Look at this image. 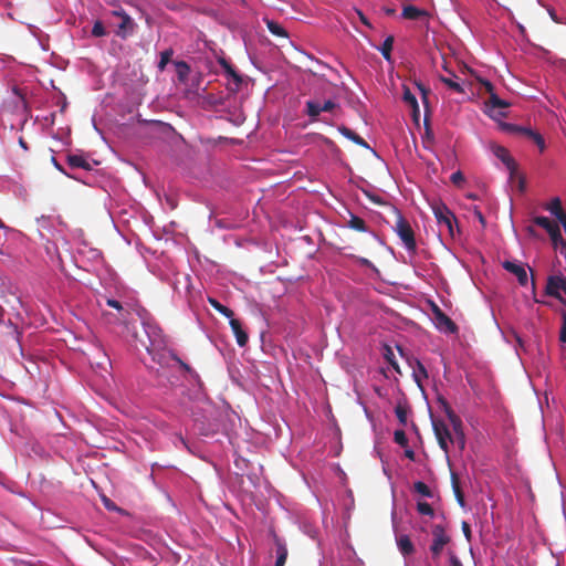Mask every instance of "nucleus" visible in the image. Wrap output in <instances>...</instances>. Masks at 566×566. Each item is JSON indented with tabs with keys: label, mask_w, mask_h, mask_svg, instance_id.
<instances>
[{
	"label": "nucleus",
	"mask_w": 566,
	"mask_h": 566,
	"mask_svg": "<svg viewBox=\"0 0 566 566\" xmlns=\"http://www.w3.org/2000/svg\"><path fill=\"white\" fill-rule=\"evenodd\" d=\"M139 317L146 338H139L135 327L130 328L127 325V332L134 340L136 348L138 349L139 344L140 347L145 348L151 360L159 366L156 370L158 377H165L170 386H176L178 378L174 375H167V370L172 367L171 360L178 355L168 348L167 338L163 329L148 313L143 311Z\"/></svg>",
	"instance_id": "obj_1"
},
{
	"label": "nucleus",
	"mask_w": 566,
	"mask_h": 566,
	"mask_svg": "<svg viewBox=\"0 0 566 566\" xmlns=\"http://www.w3.org/2000/svg\"><path fill=\"white\" fill-rule=\"evenodd\" d=\"M171 361L177 364L184 373L182 378L189 385L187 391L188 398L193 401H205L207 399V395L205 392L203 381L201 380L200 375L190 365L180 359L179 356L175 357Z\"/></svg>",
	"instance_id": "obj_2"
},
{
	"label": "nucleus",
	"mask_w": 566,
	"mask_h": 566,
	"mask_svg": "<svg viewBox=\"0 0 566 566\" xmlns=\"http://www.w3.org/2000/svg\"><path fill=\"white\" fill-rule=\"evenodd\" d=\"M172 289L174 297L187 303L188 306L192 305L195 301L196 291L192 285L191 275L188 273H175L168 281Z\"/></svg>",
	"instance_id": "obj_3"
},
{
	"label": "nucleus",
	"mask_w": 566,
	"mask_h": 566,
	"mask_svg": "<svg viewBox=\"0 0 566 566\" xmlns=\"http://www.w3.org/2000/svg\"><path fill=\"white\" fill-rule=\"evenodd\" d=\"M395 213L397 214V221L392 229L401 240L407 252L409 254H415L417 252L415 232L399 209L395 208Z\"/></svg>",
	"instance_id": "obj_4"
},
{
	"label": "nucleus",
	"mask_w": 566,
	"mask_h": 566,
	"mask_svg": "<svg viewBox=\"0 0 566 566\" xmlns=\"http://www.w3.org/2000/svg\"><path fill=\"white\" fill-rule=\"evenodd\" d=\"M193 429L200 437L212 441H219V436L224 434L221 431L220 421L217 418L208 417L207 415L195 418Z\"/></svg>",
	"instance_id": "obj_5"
},
{
	"label": "nucleus",
	"mask_w": 566,
	"mask_h": 566,
	"mask_svg": "<svg viewBox=\"0 0 566 566\" xmlns=\"http://www.w3.org/2000/svg\"><path fill=\"white\" fill-rule=\"evenodd\" d=\"M35 222L41 239L46 242V252L51 253V250L56 251V241L60 237V232L55 227L54 220L49 216H41L36 218Z\"/></svg>",
	"instance_id": "obj_6"
},
{
	"label": "nucleus",
	"mask_w": 566,
	"mask_h": 566,
	"mask_svg": "<svg viewBox=\"0 0 566 566\" xmlns=\"http://www.w3.org/2000/svg\"><path fill=\"white\" fill-rule=\"evenodd\" d=\"M432 211L438 224L446 227L450 237L454 238L459 227L453 212L443 202L432 206Z\"/></svg>",
	"instance_id": "obj_7"
},
{
	"label": "nucleus",
	"mask_w": 566,
	"mask_h": 566,
	"mask_svg": "<svg viewBox=\"0 0 566 566\" xmlns=\"http://www.w3.org/2000/svg\"><path fill=\"white\" fill-rule=\"evenodd\" d=\"M217 61L222 67L223 74L229 82L228 90L238 92L243 83L242 74L223 55L218 56Z\"/></svg>",
	"instance_id": "obj_8"
},
{
	"label": "nucleus",
	"mask_w": 566,
	"mask_h": 566,
	"mask_svg": "<svg viewBox=\"0 0 566 566\" xmlns=\"http://www.w3.org/2000/svg\"><path fill=\"white\" fill-rule=\"evenodd\" d=\"M432 323L442 333L452 334L457 332L455 323L436 304H431Z\"/></svg>",
	"instance_id": "obj_9"
},
{
	"label": "nucleus",
	"mask_w": 566,
	"mask_h": 566,
	"mask_svg": "<svg viewBox=\"0 0 566 566\" xmlns=\"http://www.w3.org/2000/svg\"><path fill=\"white\" fill-rule=\"evenodd\" d=\"M492 154L503 163L509 171V179L513 180L517 175V164L515 159L510 155L509 150L501 145H494L492 147Z\"/></svg>",
	"instance_id": "obj_10"
},
{
	"label": "nucleus",
	"mask_w": 566,
	"mask_h": 566,
	"mask_svg": "<svg viewBox=\"0 0 566 566\" xmlns=\"http://www.w3.org/2000/svg\"><path fill=\"white\" fill-rule=\"evenodd\" d=\"M433 433L438 440V444L446 453L449 452V442L452 440V433L449 427L442 420L431 418Z\"/></svg>",
	"instance_id": "obj_11"
},
{
	"label": "nucleus",
	"mask_w": 566,
	"mask_h": 566,
	"mask_svg": "<svg viewBox=\"0 0 566 566\" xmlns=\"http://www.w3.org/2000/svg\"><path fill=\"white\" fill-rule=\"evenodd\" d=\"M432 543L430 552L434 558L439 557L443 547L450 542V536L446 533L443 525L437 524L432 527Z\"/></svg>",
	"instance_id": "obj_12"
},
{
	"label": "nucleus",
	"mask_w": 566,
	"mask_h": 566,
	"mask_svg": "<svg viewBox=\"0 0 566 566\" xmlns=\"http://www.w3.org/2000/svg\"><path fill=\"white\" fill-rule=\"evenodd\" d=\"M562 291L566 294V277L562 274L549 275L545 287L546 295L564 302Z\"/></svg>",
	"instance_id": "obj_13"
},
{
	"label": "nucleus",
	"mask_w": 566,
	"mask_h": 566,
	"mask_svg": "<svg viewBox=\"0 0 566 566\" xmlns=\"http://www.w3.org/2000/svg\"><path fill=\"white\" fill-rule=\"evenodd\" d=\"M533 222L543 228L551 237L555 248H557V241H562V232L557 222L551 221L545 216H537L533 219Z\"/></svg>",
	"instance_id": "obj_14"
},
{
	"label": "nucleus",
	"mask_w": 566,
	"mask_h": 566,
	"mask_svg": "<svg viewBox=\"0 0 566 566\" xmlns=\"http://www.w3.org/2000/svg\"><path fill=\"white\" fill-rule=\"evenodd\" d=\"M76 254L83 261H87L92 264H98L102 262V252L93 247H90L85 240H80L76 248Z\"/></svg>",
	"instance_id": "obj_15"
},
{
	"label": "nucleus",
	"mask_w": 566,
	"mask_h": 566,
	"mask_svg": "<svg viewBox=\"0 0 566 566\" xmlns=\"http://www.w3.org/2000/svg\"><path fill=\"white\" fill-rule=\"evenodd\" d=\"M502 266L505 271L516 276L520 285L525 286L527 284L528 275L523 264L517 261L505 260Z\"/></svg>",
	"instance_id": "obj_16"
},
{
	"label": "nucleus",
	"mask_w": 566,
	"mask_h": 566,
	"mask_svg": "<svg viewBox=\"0 0 566 566\" xmlns=\"http://www.w3.org/2000/svg\"><path fill=\"white\" fill-rule=\"evenodd\" d=\"M337 130L338 133L344 136L345 138H347L348 140L353 142L354 144L363 147V148H366V149H369L373 155L377 158H380L379 154L374 149L371 148L368 143L363 138L360 137L358 134H356L353 129H350L349 127L345 126V125H339L337 127Z\"/></svg>",
	"instance_id": "obj_17"
},
{
	"label": "nucleus",
	"mask_w": 566,
	"mask_h": 566,
	"mask_svg": "<svg viewBox=\"0 0 566 566\" xmlns=\"http://www.w3.org/2000/svg\"><path fill=\"white\" fill-rule=\"evenodd\" d=\"M105 303L107 306L114 308L118 313L117 319L122 323H126L128 316L130 315L129 304L123 303L120 300H117L113 296H105Z\"/></svg>",
	"instance_id": "obj_18"
},
{
	"label": "nucleus",
	"mask_w": 566,
	"mask_h": 566,
	"mask_svg": "<svg viewBox=\"0 0 566 566\" xmlns=\"http://www.w3.org/2000/svg\"><path fill=\"white\" fill-rule=\"evenodd\" d=\"M452 426L453 436L451 443L457 444L460 450L465 448V434L462 427V421L459 416H454L451 419H448Z\"/></svg>",
	"instance_id": "obj_19"
},
{
	"label": "nucleus",
	"mask_w": 566,
	"mask_h": 566,
	"mask_svg": "<svg viewBox=\"0 0 566 566\" xmlns=\"http://www.w3.org/2000/svg\"><path fill=\"white\" fill-rule=\"evenodd\" d=\"M348 216L349 219L347 221V227L349 229H353L358 232H369L379 243H382V240L379 238V235L376 232L370 231L366 222L361 218H359L358 216L350 211H348Z\"/></svg>",
	"instance_id": "obj_20"
},
{
	"label": "nucleus",
	"mask_w": 566,
	"mask_h": 566,
	"mask_svg": "<svg viewBox=\"0 0 566 566\" xmlns=\"http://www.w3.org/2000/svg\"><path fill=\"white\" fill-rule=\"evenodd\" d=\"M66 161L71 168H81L86 171L93 169V165H96L97 161L91 163L84 154H69L66 156Z\"/></svg>",
	"instance_id": "obj_21"
},
{
	"label": "nucleus",
	"mask_w": 566,
	"mask_h": 566,
	"mask_svg": "<svg viewBox=\"0 0 566 566\" xmlns=\"http://www.w3.org/2000/svg\"><path fill=\"white\" fill-rule=\"evenodd\" d=\"M274 544H275V563L274 566H284L287 559V546L285 541L277 536L273 535Z\"/></svg>",
	"instance_id": "obj_22"
},
{
	"label": "nucleus",
	"mask_w": 566,
	"mask_h": 566,
	"mask_svg": "<svg viewBox=\"0 0 566 566\" xmlns=\"http://www.w3.org/2000/svg\"><path fill=\"white\" fill-rule=\"evenodd\" d=\"M232 333L235 336L238 346L244 347L248 344L249 336L240 319L233 317L229 321Z\"/></svg>",
	"instance_id": "obj_23"
},
{
	"label": "nucleus",
	"mask_w": 566,
	"mask_h": 566,
	"mask_svg": "<svg viewBox=\"0 0 566 566\" xmlns=\"http://www.w3.org/2000/svg\"><path fill=\"white\" fill-rule=\"evenodd\" d=\"M426 17H428V12L416 6L408 4L402 8L401 18L403 19L420 20Z\"/></svg>",
	"instance_id": "obj_24"
},
{
	"label": "nucleus",
	"mask_w": 566,
	"mask_h": 566,
	"mask_svg": "<svg viewBox=\"0 0 566 566\" xmlns=\"http://www.w3.org/2000/svg\"><path fill=\"white\" fill-rule=\"evenodd\" d=\"M304 113L310 117L311 122L319 120V115L323 113L322 104L314 99L305 102Z\"/></svg>",
	"instance_id": "obj_25"
},
{
	"label": "nucleus",
	"mask_w": 566,
	"mask_h": 566,
	"mask_svg": "<svg viewBox=\"0 0 566 566\" xmlns=\"http://www.w3.org/2000/svg\"><path fill=\"white\" fill-rule=\"evenodd\" d=\"M546 210L554 216L559 223L566 219V213L562 209V201L558 197L552 199L546 206Z\"/></svg>",
	"instance_id": "obj_26"
},
{
	"label": "nucleus",
	"mask_w": 566,
	"mask_h": 566,
	"mask_svg": "<svg viewBox=\"0 0 566 566\" xmlns=\"http://www.w3.org/2000/svg\"><path fill=\"white\" fill-rule=\"evenodd\" d=\"M485 86L491 92L486 106H491L492 108H505L510 106V104L505 99L501 98L497 94L493 92V85L491 82L486 81Z\"/></svg>",
	"instance_id": "obj_27"
},
{
	"label": "nucleus",
	"mask_w": 566,
	"mask_h": 566,
	"mask_svg": "<svg viewBox=\"0 0 566 566\" xmlns=\"http://www.w3.org/2000/svg\"><path fill=\"white\" fill-rule=\"evenodd\" d=\"M395 38L394 35H387L381 45H375L374 48L381 53L382 57L387 62H391V51L394 48Z\"/></svg>",
	"instance_id": "obj_28"
},
{
	"label": "nucleus",
	"mask_w": 566,
	"mask_h": 566,
	"mask_svg": "<svg viewBox=\"0 0 566 566\" xmlns=\"http://www.w3.org/2000/svg\"><path fill=\"white\" fill-rule=\"evenodd\" d=\"M263 20H264L266 28L271 34H273L274 36H279V38L289 39V33L281 23H279L277 21L268 19V18H264Z\"/></svg>",
	"instance_id": "obj_29"
},
{
	"label": "nucleus",
	"mask_w": 566,
	"mask_h": 566,
	"mask_svg": "<svg viewBox=\"0 0 566 566\" xmlns=\"http://www.w3.org/2000/svg\"><path fill=\"white\" fill-rule=\"evenodd\" d=\"M397 546L402 556L407 557L413 554L415 546L408 535H400L397 538Z\"/></svg>",
	"instance_id": "obj_30"
},
{
	"label": "nucleus",
	"mask_w": 566,
	"mask_h": 566,
	"mask_svg": "<svg viewBox=\"0 0 566 566\" xmlns=\"http://www.w3.org/2000/svg\"><path fill=\"white\" fill-rule=\"evenodd\" d=\"M208 303L213 310L223 315L229 321L234 317L233 311L228 306L221 304L217 298L208 296Z\"/></svg>",
	"instance_id": "obj_31"
},
{
	"label": "nucleus",
	"mask_w": 566,
	"mask_h": 566,
	"mask_svg": "<svg viewBox=\"0 0 566 566\" xmlns=\"http://www.w3.org/2000/svg\"><path fill=\"white\" fill-rule=\"evenodd\" d=\"M503 127L509 133L524 135L527 138H531V133H535L536 132V130H534L530 126H523V125H517V124H509V123H506V124L503 125Z\"/></svg>",
	"instance_id": "obj_32"
},
{
	"label": "nucleus",
	"mask_w": 566,
	"mask_h": 566,
	"mask_svg": "<svg viewBox=\"0 0 566 566\" xmlns=\"http://www.w3.org/2000/svg\"><path fill=\"white\" fill-rule=\"evenodd\" d=\"M174 65L176 66L178 80L181 83H185L188 80L190 71H191L190 65L186 61H182V60L175 61Z\"/></svg>",
	"instance_id": "obj_33"
},
{
	"label": "nucleus",
	"mask_w": 566,
	"mask_h": 566,
	"mask_svg": "<svg viewBox=\"0 0 566 566\" xmlns=\"http://www.w3.org/2000/svg\"><path fill=\"white\" fill-rule=\"evenodd\" d=\"M134 21L129 14H127L125 11H122V21L118 24V32L117 34L122 38H125L127 34V29L130 31L133 30Z\"/></svg>",
	"instance_id": "obj_34"
},
{
	"label": "nucleus",
	"mask_w": 566,
	"mask_h": 566,
	"mask_svg": "<svg viewBox=\"0 0 566 566\" xmlns=\"http://www.w3.org/2000/svg\"><path fill=\"white\" fill-rule=\"evenodd\" d=\"M340 555L343 558L347 560L348 564H353L354 566H359L360 560L356 556V552L352 546H344L342 548Z\"/></svg>",
	"instance_id": "obj_35"
},
{
	"label": "nucleus",
	"mask_w": 566,
	"mask_h": 566,
	"mask_svg": "<svg viewBox=\"0 0 566 566\" xmlns=\"http://www.w3.org/2000/svg\"><path fill=\"white\" fill-rule=\"evenodd\" d=\"M455 74H452V77L447 76H440V81L448 86L450 90L457 92V93H464V88L461 83L455 81Z\"/></svg>",
	"instance_id": "obj_36"
},
{
	"label": "nucleus",
	"mask_w": 566,
	"mask_h": 566,
	"mask_svg": "<svg viewBox=\"0 0 566 566\" xmlns=\"http://www.w3.org/2000/svg\"><path fill=\"white\" fill-rule=\"evenodd\" d=\"M395 415L401 426H407L409 408L406 405L398 403L395 407Z\"/></svg>",
	"instance_id": "obj_37"
},
{
	"label": "nucleus",
	"mask_w": 566,
	"mask_h": 566,
	"mask_svg": "<svg viewBox=\"0 0 566 566\" xmlns=\"http://www.w3.org/2000/svg\"><path fill=\"white\" fill-rule=\"evenodd\" d=\"M412 377H413L416 384L420 388H422L421 387V378H427L428 377V371H427L424 365L420 360H417V367L413 368Z\"/></svg>",
	"instance_id": "obj_38"
},
{
	"label": "nucleus",
	"mask_w": 566,
	"mask_h": 566,
	"mask_svg": "<svg viewBox=\"0 0 566 566\" xmlns=\"http://www.w3.org/2000/svg\"><path fill=\"white\" fill-rule=\"evenodd\" d=\"M451 484H452V491L454 493V497H455L458 504L461 507H464L465 500H464L463 493L461 492V490L458 485L457 475L454 473H451Z\"/></svg>",
	"instance_id": "obj_39"
},
{
	"label": "nucleus",
	"mask_w": 566,
	"mask_h": 566,
	"mask_svg": "<svg viewBox=\"0 0 566 566\" xmlns=\"http://www.w3.org/2000/svg\"><path fill=\"white\" fill-rule=\"evenodd\" d=\"M172 55H174V50L171 48H168L160 53V59H159V62L157 65L159 71L165 70L167 64L171 61Z\"/></svg>",
	"instance_id": "obj_40"
},
{
	"label": "nucleus",
	"mask_w": 566,
	"mask_h": 566,
	"mask_svg": "<svg viewBox=\"0 0 566 566\" xmlns=\"http://www.w3.org/2000/svg\"><path fill=\"white\" fill-rule=\"evenodd\" d=\"M413 489L417 493L424 497L431 499L433 496V493L430 490V488L422 481H416L413 484Z\"/></svg>",
	"instance_id": "obj_41"
},
{
	"label": "nucleus",
	"mask_w": 566,
	"mask_h": 566,
	"mask_svg": "<svg viewBox=\"0 0 566 566\" xmlns=\"http://www.w3.org/2000/svg\"><path fill=\"white\" fill-rule=\"evenodd\" d=\"M382 355H384L385 360L394 369H398L399 368L398 363H397L396 357H395V354H394V350H392V348L389 345H385L384 346V354Z\"/></svg>",
	"instance_id": "obj_42"
},
{
	"label": "nucleus",
	"mask_w": 566,
	"mask_h": 566,
	"mask_svg": "<svg viewBox=\"0 0 566 566\" xmlns=\"http://www.w3.org/2000/svg\"><path fill=\"white\" fill-rule=\"evenodd\" d=\"M438 403H439V408L446 413L448 419H451L454 416H457L455 412L453 411V409L451 408L450 403L448 402V400L446 398H443L442 396L438 397Z\"/></svg>",
	"instance_id": "obj_43"
},
{
	"label": "nucleus",
	"mask_w": 566,
	"mask_h": 566,
	"mask_svg": "<svg viewBox=\"0 0 566 566\" xmlns=\"http://www.w3.org/2000/svg\"><path fill=\"white\" fill-rule=\"evenodd\" d=\"M402 98L407 104H409L413 108L415 113L419 112L417 97L410 92V90H405Z\"/></svg>",
	"instance_id": "obj_44"
},
{
	"label": "nucleus",
	"mask_w": 566,
	"mask_h": 566,
	"mask_svg": "<svg viewBox=\"0 0 566 566\" xmlns=\"http://www.w3.org/2000/svg\"><path fill=\"white\" fill-rule=\"evenodd\" d=\"M107 34L106 29L101 20H96L92 28V35L95 38H102Z\"/></svg>",
	"instance_id": "obj_45"
},
{
	"label": "nucleus",
	"mask_w": 566,
	"mask_h": 566,
	"mask_svg": "<svg viewBox=\"0 0 566 566\" xmlns=\"http://www.w3.org/2000/svg\"><path fill=\"white\" fill-rule=\"evenodd\" d=\"M394 441L400 447L408 446V438H407L406 432L402 429L395 430Z\"/></svg>",
	"instance_id": "obj_46"
},
{
	"label": "nucleus",
	"mask_w": 566,
	"mask_h": 566,
	"mask_svg": "<svg viewBox=\"0 0 566 566\" xmlns=\"http://www.w3.org/2000/svg\"><path fill=\"white\" fill-rule=\"evenodd\" d=\"M248 464L249 461L245 458L237 455L234 459V467L238 470L237 474H244Z\"/></svg>",
	"instance_id": "obj_47"
},
{
	"label": "nucleus",
	"mask_w": 566,
	"mask_h": 566,
	"mask_svg": "<svg viewBox=\"0 0 566 566\" xmlns=\"http://www.w3.org/2000/svg\"><path fill=\"white\" fill-rule=\"evenodd\" d=\"M417 510L422 515H429L431 517L434 515V511L428 502H418Z\"/></svg>",
	"instance_id": "obj_48"
},
{
	"label": "nucleus",
	"mask_w": 566,
	"mask_h": 566,
	"mask_svg": "<svg viewBox=\"0 0 566 566\" xmlns=\"http://www.w3.org/2000/svg\"><path fill=\"white\" fill-rule=\"evenodd\" d=\"M355 260L359 265L370 269L375 274H379V270L377 269V266L367 258L355 256Z\"/></svg>",
	"instance_id": "obj_49"
},
{
	"label": "nucleus",
	"mask_w": 566,
	"mask_h": 566,
	"mask_svg": "<svg viewBox=\"0 0 566 566\" xmlns=\"http://www.w3.org/2000/svg\"><path fill=\"white\" fill-rule=\"evenodd\" d=\"M530 139H532L536 144V146L538 147L541 153H543L545 150V148H546L545 139L538 132L531 133Z\"/></svg>",
	"instance_id": "obj_50"
},
{
	"label": "nucleus",
	"mask_w": 566,
	"mask_h": 566,
	"mask_svg": "<svg viewBox=\"0 0 566 566\" xmlns=\"http://www.w3.org/2000/svg\"><path fill=\"white\" fill-rule=\"evenodd\" d=\"M530 139H532L536 144V146L538 147L541 153H543L545 150V148H546L545 139L538 132L531 133Z\"/></svg>",
	"instance_id": "obj_51"
},
{
	"label": "nucleus",
	"mask_w": 566,
	"mask_h": 566,
	"mask_svg": "<svg viewBox=\"0 0 566 566\" xmlns=\"http://www.w3.org/2000/svg\"><path fill=\"white\" fill-rule=\"evenodd\" d=\"M530 139H532L536 144V146L538 147L541 153H543L545 150V148H546L545 139L538 132L531 133Z\"/></svg>",
	"instance_id": "obj_52"
},
{
	"label": "nucleus",
	"mask_w": 566,
	"mask_h": 566,
	"mask_svg": "<svg viewBox=\"0 0 566 566\" xmlns=\"http://www.w3.org/2000/svg\"><path fill=\"white\" fill-rule=\"evenodd\" d=\"M339 107L338 103H336L335 101L333 99H326L323 104H322V108H323V112H332L334 111L335 108Z\"/></svg>",
	"instance_id": "obj_53"
},
{
	"label": "nucleus",
	"mask_w": 566,
	"mask_h": 566,
	"mask_svg": "<svg viewBox=\"0 0 566 566\" xmlns=\"http://www.w3.org/2000/svg\"><path fill=\"white\" fill-rule=\"evenodd\" d=\"M417 87H418V90L420 91V93L422 95V101H423L424 107L428 108L429 102H428L427 95L429 93V90L423 84H421V83H418Z\"/></svg>",
	"instance_id": "obj_54"
},
{
	"label": "nucleus",
	"mask_w": 566,
	"mask_h": 566,
	"mask_svg": "<svg viewBox=\"0 0 566 566\" xmlns=\"http://www.w3.org/2000/svg\"><path fill=\"white\" fill-rule=\"evenodd\" d=\"M450 180L454 185H460L461 182L464 181V176L460 170H457V171L452 172V175L450 176Z\"/></svg>",
	"instance_id": "obj_55"
},
{
	"label": "nucleus",
	"mask_w": 566,
	"mask_h": 566,
	"mask_svg": "<svg viewBox=\"0 0 566 566\" xmlns=\"http://www.w3.org/2000/svg\"><path fill=\"white\" fill-rule=\"evenodd\" d=\"M12 61H13V59L11 56L0 54V71L8 67L9 64L12 63Z\"/></svg>",
	"instance_id": "obj_56"
},
{
	"label": "nucleus",
	"mask_w": 566,
	"mask_h": 566,
	"mask_svg": "<svg viewBox=\"0 0 566 566\" xmlns=\"http://www.w3.org/2000/svg\"><path fill=\"white\" fill-rule=\"evenodd\" d=\"M363 193L374 203L380 205L382 203V200L379 196L374 195L365 189H363Z\"/></svg>",
	"instance_id": "obj_57"
},
{
	"label": "nucleus",
	"mask_w": 566,
	"mask_h": 566,
	"mask_svg": "<svg viewBox=\"0 0 566 566\" xmlns=\"http://www.w3.org/2000/svg\"><path fill=\"white\" fill-rule=\"evenodd\" d=\"M559 340L563 345H566V314L564 315L563 325L559 332Z\"/></svg>",
	"instance_id": "obj_58"
},
{
	"label": "nucleus",
	"mask_w": 566,
	"mask_h": 566,
	"mask_svg": "<svg viewBox=\"0 0 566 566\" xmlns=\"http://www.w3.org/2000/svg\"><path fill=\"white\" fill-rule=\"evenodd\" d=\"M449 566H463L461 560L459 559V557L453 554V553H450L449 555Z\"/></svg>",
	"instance_id": "obj_59"
},
{
	"label": "nucleus",
	"mask_w": 566,
	"mask_h": 566,
	"mask_svg": "<svg viewBox=\"0 0 566 566\" xmlns=\"http://www.w3.org/2000/svg\"><path fill=\"white\" fill-rule=\"evenodd\" d=\"M473 213L476 217V219L479 220V222L482 226H485V223H486L485 218H484L482 211L476 206L473 208Z\"/></svg>",
	"instance_id": "obj_60"
},
{
	"label": "nucleus",
	"mask_w": 566,
	"mask_h": 566,
	"mask_svg": "<svg viewBox=\"0 0 566 566\" xmlns=\"http://www.w3.org/2000/svg\"><path fill=\"white\" fill-rule=\"evenodd\" d=\"M462 532L467 541H471V526L467 522H462Z\"/></svg>",
	"instance_id": "obj_61"
},
{
	"label": "nucleus",
	"mask_w": 566,
	"mask_h": 566,
	"mask_svg": "<svg viewBox=\"0 0 566 566\" xmlns=\"http://www.w3.org/2000/svg\"><path fill=\"white\" fill-rule=\"evenodd\" d=\"M357 14H358V17H359L360 22H361L364 25H366V27H368V28H371V23H370V21H369V20H368V18L364 14V12H363V11L357 10Z\"/></svg>",
	"instance_id": "obj_62"
},
{
	"label": "nucleus",
	"mask_w": 566,
	"mask_h": 566,
	"mask_svg": "<svg viewBox=\"0 0 566 566\" xmlns=\"http://www.w3.org/2000/svg\"><path fill=\"white\" fill-rule=\"evenodd\" d=\"M403 448H405V457L407 459H409L410 461H415V459H416L415 451L411 448H409L408 446L403 447Z\"/></svg>",
	"instance_id": "obj_63"
},
{
	"label": "nucleus",
	"mask_w": 566,
	"mask_h": 566,
	"mask_svg": "<svg viewBox=\"0 0 566 566\" xmlns=\"http://www.w3.org/2000/svg\"><path fill=\"white\" fill-rule=\"evenodd\" d=\"M560 245L559 253L566 259V242L562 238V241H557V247Z\"/></svg>",
	"instance_id": "obj_64"
}]
</instances>
